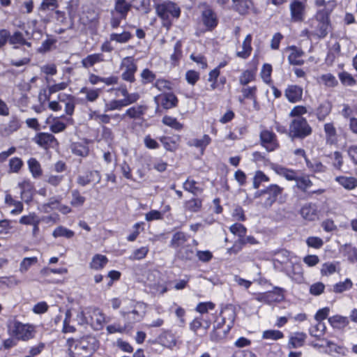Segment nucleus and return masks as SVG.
I'll use <instances>...</instances> for the list:
<instances>
[{
	"instance_id": "obj_5",
	"label": "nucleus",
	"mask_w": 357,
	"mask_h": 357,
	"mask_svg": "<svg viewBox=\"0 0 357 357\" xmlns=\"http://www.w3.org/2000/svg\"><path fill=\"white\" fill-rule=\"evenodd\" d=\"M157 15L163 22V25L170 26L173 19H178L181 14L179 6L172 1L167 0L155 4Z\"/></svg>"
},
{
	"instance_id": "obj_32",
	"label": "nucleus",
	"mask_w": 357,
	"mask_h": 357,
	"mask_svg": "<svg viewBox=\"0 0 357 357\" xmlns=\"http://www.w3.org/2000/svg\"><path fill=\"white\" fill-rule=\"evenodd\" d=\"M183 58V43L181 40L176 42L174 51L170 55V64L172 67H177Z\"/></svg>"
},
{
	"instance_id": "obj_15",
	"label": "nucleus",
	"mask_w": 357,
	"mask_h": 357,
	"mask_svg": "<svg viewBox=\"0 0 357 357\" xmlns=\"http://www.w3.org/2000/svg\"><path fill=\"white\" fill-rule=\"evenodd\" d=\"M155 100L165 110H169L178 105L179 100L173 92H166L155 97Z\"/></svg>"
},
{
	"instance_id": "obj_50",
	"label": "nucleus",
	"mask_w": 357,
	"mask_h": 357,
	"mask_svg": "<svg viewBox=\"0 0 357 357\" xmlns=\"http://www.w3.org/2000/svg\"><path fill=\"white\" fill-rule=\"evenodd\" d=\"M328 323L334 328H344L349 324L347 317L341 315H333L328 318Z\"/></svg>"
},
{
	"instance_id": "obj_11",
	"label": "nucleus",
	"mask_w": 357,
	"mask_h": 357,
	"mask_svg": "<svg viewBox=\"0 0 357 357\" xmlns=\"http://www.w3.org/2000/svg\"><path fill=\"white\" fill-rule=\"evenodd\" d=\"M259 144L267 152H273L280 148L277 135L267 128L262 129L259 132Z\"/></svg>"
},
{
	"instance_id": "obj_22",
	"label": "nucleus",
	"mask_w": 357,
	"mask_h": 357,
	"mask_svg": "<svg viewBox=\"0 0 357 357\" xmlns=\"http://www.w3.org/2000/svg\"><path fill=\"white\" fill-rule=\"evenodd\" d=\"M157 342L165 347L172 349L177 344V338L171 330H164L158 336Z\"/></svg>"
},
{
	"instance_id": "obj_52",
	"label": "nucleus",
	"mask_w": 357,
	"mask_h": 357,
	"mask_svg": "<svg viewBox=\"0 0 357 357\" xmlns=\"http://www.w3.org/2000/svg\"><path fill=\"white\" fill-rule=\"evenodd\" d=\"M52 236L55 238L63 237L67 239H70L75 236V232L64 226L60 225L54 229Z\"/></svg>"
},
{
	"instance_id": "obj_39",
	"label": "nucleus",
	"mask_w": 357,
	"mask_h": 357,
	"mask_svg": "<svg viewBox=\"0 0 357 357\" xmlns=\"http://www.w3.org/2000/svg\"><path fill=\"white\" fill-rule=\"evenodd\" d=\"M28 169L33 178L38 179L43 176V169L40 163L35 158H30L27 160Z\"/></svg>"
},
{
	"instance_id": "obj_53",
	"label": "nucleus",
	"mask_w": 357,
	"mask_h": 357,
	"mask_svg": "<svg viewBox=\"0 0 357 357\" xmlns=\"http://www.w3.org/2000/svg\"><path fill=\"white\" fill-rule=\"evenodd\" d=\"M57 40L52 37H47L43 41L41 45L38 48L37 52L40 54H45L53 49H56Z\"/></svg>"
},
{
	"instance_id": "obj_25",
	"label": "nucleus",
	"mask_w": 357,
	"mask_h": 357,
	"mask_svg": "<svg viewBox=\"0 0 357 357\" xmlns=\"http://www.w3.org/2000/svg\"><path fill=\"white\" fill-rule=\"evenodd\" d=\"M332 108L333 105L331 102L326 100L319 103L314 109V114L319 121H324L331 113Z\"/></svg>"
},
{
	"instance_id": "obj_16",
	"label": "nucleus",
	"mask_w": 357,
	"mask_h": 357,
	"mask_svg": "<svg viewBox=\"0 0 357 357\" xmlns=\"http://www.w3.org/2000/svg\"><path fill=\"white\" fill-rule=\"evenodd\" d=\"M299 213L305 220L314 222L319 218L320 210L316 203L307 202L301 206Z\"/></svg>"
},
{
	"instance_id": "obj_33",
	"label": "nucleus",
	"mask_w": 357,
	"mask_h": 357,
	"mask_svg": "<svg viewBox=\"0 0 357 357\" xmlns=\"http://www.w3.org/2000/svg\"><path fill=\"white\" fill-rule=\"evenodd\" d=\"M291 52L288 56V61L289 64L293 66H302L304 64L305 61L302 59L304 55V52L297 48L296 46H291Z\"/></svg>"
},
{
	"instance_id": "obj_14",
	"label": "nucleus",
	"mask_w": 357,
	"mask_h": 357,
	"mask_svg": "<svg viewBox=\"0 0 357 357\" xmlns=\"http://www.w3.org/2000/svg\"><path fill=\"white\" fill-rule=\"evenodd\" d=\"M231 2L232 9L241 16L245 17L251 13H257L253 0H231Z\"/></svg>"
},
{
	"instance_id": "obj_6",
	"label": "nucleus",
	"mask_w": 357,
	"mask_h": 357,
	"mask_svg": "<svg viewBox=\"0 0 357 357\" xmlns=\"http://www.w3.org/2000/svg\"><path fill=\"white\" fill-rule=\"evenodd\" d=\"M313 130L306 118L293 119L289 126L288 136L292 140H303L312 134Z\"/></svg>"
},
{
	"instance_id": "obj_37",
	"label": "nucleus",
	"mask_w": 357,
	"mask_h": 357,
	"mask_svg": "<svg viewBox=\"0 0 357 357\" xmlns=\"http://www.w3.org/2000/svg\"><path fill=\"white\" fill-rule=\"evenodd\" d=\"M105 61V56L102 53H94L89 54L82 59V66L84 68L93 67L95 64Z\"/></svg>"
},
{
	"instance_id": "obj_21",
	"label": "nucleus",
	"mask_w": 357,
	"mask_h": 357,
	"mask_svg": "<svg viewBox=\"0 0 357 357\" xmlns=\"http://www.w3.org/2000/svg\"><path fill=\"white\" fill-rule=\"evenodd\" d=\"M158 140L167 151L175 152L179 148L181 136L179 135L172 137L162 135L158 137Z\"/></svg>"
},
{
	"instance_id": "obj_46",
	"label": "nucleus",
	"mask_w": 357,
	"mask_h": 357,
	"mask_svg": "<svg viewBox=\"0 0 357 357\" xmlns=\"http://www.w3.org/2000/svg\"><path fill=\"white\" fill-rule=\"evenodd\" d=\"M240 85L245 86L249 83L256 80V69H247L243 70L239 76Z\"/></svg>"
},
{
	"instance_id": "obj_26",
	"label": "nucleus",
	"mask_w": 357,
	"mask_h": 357,
	"mask_svg": "<svg viewBox=\"0 0 357 357\" xmlns=\"http://www.w3.org/2000/svg\"><path fill=\"white\" fill-rule=\"evenodd\" d=\"M58 100L61 102L65 103V112L68 116H72L75 112V99L71 94L60 93L58 95Z\"/></svg>"
},
{
	"instance_id": "obj_43",
	"label": "nucleus",
	"mask_w": 357,
	"mask_h": 357,
	"mask_svg": "<svg viewBox=\"0 0 357 357\" xmlns=\"http://www.w3.org/2000/svg\"><path fill=\"white\" fill-rule=\"evenodd\" d=\"M68 86V83L66 82H61L58 84H54L48 86L47 89L43 90V93H40V96H44L45 100H50L52 94L66 89Z\"/></svg>"
},
{
	"instance_id": "obj_44",
	"label": "nucleus",
	"mask_w": 357,
	"mask_h": 357,
	"mask_svg": "<svg viewBox=\"0 0 357 357\" xmlns=\"http://www.w3.org/2000/svg\"><path fill=\"white\" fill-rule=\"evenodd\" d=\"M183 208L185 211L197 213L202 208V200L199 198L192 197L184 202Z\"/></svg>"
},
{
	"instance_id": "obj_38",
	"label": "nucleus",
	"mask_w": 357,
	"mask_h": 357,
	"mask_svg": "<svg viewBox=\"0 0 357 357\" xmlns=\"http://www.w3.org/2000/svg\"><path fill=\"white\" fill-rule=\"evenodd\" d=\"M189 236L183 231L175 232L169 243V246L176 250H178L188 241Z\"/></svg>"
},
{
	"instance_id": "obj_18",
	"label": "nucleus",
	"mask_w": 357,
	"mask_h": 357,
	"mask_svg": "<svg viewBox=\"0 0 357 357\" xmlns=\"http://www.w3.org/2000/svg\"><path fill=\"white\" fill-rule=\"evenodd\" d=\"M149 107L146 105H135L128 108L125 112L126 119L144 120Z\"/></svg>"
},
{
	"instance_id": "obj_51",
	"label": "nucleus",
	"mask_w": 357,
	"mask_h": 357,
	"mask_svg": "<svg viewBox=\"0 0 357 357\" xmlns=\"http://www.w3.org/2000/svg\"><path fill=\"white\" fill-rule=\"evenodd\" d=\"M211 137L208 135L205 134L203 135L202 139H193L192 140L188 142V145L190 146H195L204 151L207 146L211 144Z\"/></svg>"
},
{
	"instance_id": "obj_30",
	"label": "nucleus",
	"mask_w": 357,
	"mask_h": 357,
	"mask_svg": "<svg viewBox=\"0 0 357 357\" xmlns=\"http://www.w3.org/2000/svg\"><path fill=\"white\" fill-rule=\"evenodd\" d=\"M324 130L326 144L330 145L337 144L338 142L337 133L334 123L332 122L325 123L324 125Z\"/></svg>"
},
{
	"instance_id": "obj_4",
	"label": "nucleus",
	"mask_w": 357,
	"mask_h": 357,
	"mask_svg": "<svg viewBox=\"0 0 357 357\" xmlns=\"http://www.w3.org/2000/svg\"><path fill=\"white\" fill-rule=\"evenodd\" d=\"M7 331L10 335L17 340L28 342L36 336V331L33 324H24L16 319H9Z\"/></svg>"
},
{
	"instance_id": "obj_8",
	"label": "nucleus",
	"mask_w": 357,
	"mask_h": 357,
	"mask_svg": "<svg viewBox=\"0 0 357 357\" xmlns=\"http://www.w3.org/2000/svg\"><path fill=\"white\" fill-rule=\"evenodd\" d=\"M290 22L302 23L307 17V0H291L289 6Z\"/></svg>"
},
{
	"instance_id": "obj_35",
	"label": "nucleus",
	"mask_w": 357,
	"mask_h": 357,
	"mask_svg": "<svg viewBox=\"0 0 357 357\" xmlns=\"http://www.w3.org/2000/svg\"><path fill=\"white\" fill-rule=\"evenodd\" d=\"M231 325H227L225 328H213L210 333V340L213 342H221L225 340L231 329Z\"/></svg>"
},
{
	"instance_id": "obj_23",
	"label": "nucleus",
	"mask_w": 357,
	"mask_h": 357,
	"mask_svg": "<svg viewBox=\"0 0 357 357\" xmlns=\"http://www.w3.org/2000/svg\"><path fill=\"white\" fill-rule=\"evenodd\" d=\"M307 337V334L304 332L296 331L291 333L289 335L287 347L291 349L303 347Z\"/></svg>"
},
{
	"instance_id": "obj_54",
	"label": "nucleus",
	"mask_w": 357,
	"mask_h": 357,
	"mask_svg": "<svg viewBox=\"0 0 357 357\" xmlns=\"http://www.w3.org/2000/svg\"><path fill=\"white\" fill-rule=\"evenodd\" d=\"M24 167V162L19 157H13L8 161V173L18 174Z\"/></svg>"
},
{
	"instance_id": "obj_28",
	"label": "nucleus",
	"mask_w": 357,
	"mask_h": 357,
	"mask_svg": "<svg viewBox=\"0 0 357 357\" xmlns=\"http://www.w3.org/2000/svg\"><path fill=\"white\" fill-rule=\"evenodd\" d=\"M220 316L227 322L229 321L227 325L234 326L236 318V313L234 307L232 305H225L222 306L219 312Z\"/></svg>"
},
{
	"instance_id": "obj_9",
	"label": "nucleus",
	"mask_w": 357,
	"mask_h": 357,
	"mask_svg": "<svg viewBox=\"0 0 357 357\" xmlns=\"http://www.w3.org/2000/svg\"><path fill=\"white\" fill-rule=\"evenodd\" d=\"M120 69L123 70L121 79L123 81L130 84L135 82V74L137 71L138 66L137 60L133 56L124 57L121 62Z\"/></svg>"
},
{
	"instance_id": "obj_59",
	"label": "nucleus",
	"mask_w": 357,
	"mask_h": 357,
	"mask_svg": "<svg viewBox=\"0 0 357 357\" xmlns=\"http://www.w3.org/2000/svg\"><path fill=\"white\" fill-rule=\"evenodd\" d=\"M305 164L307 167L314 173H324L327 169L326 167L318 160L311 161L309 158H306Z\"/></svg>"
},
{
	"instance_id": "obj_45",
	"label": "nucleus",
	"mask_w": 357,
	"mask_h": 357,
	"mask_svg": "<svg viewBox=\"0 0 357 357\" xmlns=\"http://www.w3.org/2000/svg\"><path fill=\"white\" fill-rule=\"evenodd\" d=\"M335 181L347 190H353L357 187V178L354 176H339Z\"/></svg>"
},
{
	"instance_id": "obj_42",
	"label": "nucleus",
	"mask_w": 357,
	"mask_h": 357,
	"mask_svg": "<svg viewBox=\"0 0 357 357\" xmlns=\"http://www.w3.org/2000/svg\"><path fill=\"white\" fill-rule=\"evenodd\" d=\"M177 257L182 261H191L195 257V251L190 245L182 246L176 250Z\"/></svg>"
},
{
	"instance_id": "obj_3",
	"label": "nucleus",
	"mask_w": 357,
	"mask_h": 357,
	"mask_svg": "<svg viewBox=\"0 0 357 357\" xmlns=\"http://www.w3.org/2000/svg\"><path fill=\"white\" fill-rule=\"evenodd\" d=\"M198 8L199 15L197 22L202 27V32H213L220 23L218 12L207 2L199 3Z\"/></svg>"
},
{
	"instance_id": "obj_19",
	"label": "nucleus",
	"mask_w": 357,
	"mask_h": 357,
	"mask_svg": "<svg viewBox=\"0 0 357 357\" xmlns=\"http://www.w3.org/2000/svg\"><path fill=\"white\" fill-rule=\"evenodd\" d=\"M101 174L98 170H88L84 174L79 175L77 178V183L82 187L89 185L93 181L96 180V183H99L101 181Z\"/></svg>"
},
{
	"instance_id": "obj_2",
	"label": "nucleus",
	"mask_w": 357,
	"mask_h": 357,
	"mask_svg": "<svg viewBox=\"0 0 357 357\" xmlns=\"http://www.w3.org/2000/svg\"><path fill=\"white\" fill-rule=\"evenodd\" d=\"M69 357H92L100 347V341L92 335L66 340Z\"/></svg>"
},
{
	"instance_id": "obj_63",
	"label": "nucleus",
	"mask_w": 357,
	"mask_h": 357,
	"mask_svg": "<svg viewBox=\"0 0 357 357\" xmlns=\"http://www.w3.org/2000/svg\"><path fill=\"white\" fill-rule=\"evenodd\" d=\"M132 38V33L126 31H124L121 33H112L109 36L111 41H115L118 43H126L131 40Z\"/></svg>"
},
{
	"instance_id": "obj_17",
	"label": "nucleus",
	"mask_w": 357,
	"mask_h": 357,
	"mask_svg": "<svg viewBox=\"0 0 357 357\" xmlns=\"http://www.w3.org/2000/svg\"><path fill=\"white\" fill-rule=\"evenodd\" d=\"M283 192V188L277 184H271L261 191V194L268 195V197L264 202L266 206H271L278 199L279 195Z\"/></svg>"
},
{
	"instance_id": "obj_57",
	"label": "nucleus",
	"mask_w": 357,
	"mask_h": 357,
	"mask_svg": "<svg viewBox=\"0 0 357 357\" xmlns=\"http://www.w3.org/2000/svg\"><path fill=\"white\" fill-rule=\"evenodd\" d=\"M90 118L102 126L111 123L109 114H106V112L101 113L99 110L92 111L90 114Z\"/></svg>"
},
{
	"instance_id": "obj_1",
	"label": "nucleus",
	"mask_w": 357,
	"mask_h": 357,
	"mask_svg": "<svg viewBox=\"0 0 357 357\" xmlns=\"http://www.w3.org/2000/svg\"><path fill=\"white\" fill-rule=\"evenodd\" d=\"M316 13L307 21L309 28L301 31V36L307 39H323L332 29L331 15L337 7L336 0H314Z\"/></svg>"
},
{
	"instance_id": "obj_49",
	"label": "nucleus",
	"mask_w": 357,
	"mask_h": 357,
	"mask_svg": "<svg viewBox=\"0 0 357 357\" xmlns=\"http://www.w3.org/2000/svg\"><path fill=\"white\" fill-rule=\"evenodd\" d=\"M274 170L278 175L284 177L287 181H296L298 176L295 170L288 169L281 165L276 166Z\"/></svg>"
},
{
	"instance_id": "obj_13",
	"label": "nucleus",
	"mask_w": 357,
	"mask_h": 357,
	"mask_svg": "<svg viewBox=\"0 0 357 357\" xmlns=\"http://www.w3.org/2000/svg\"><path fill=\"white\" fill-rule=\"evenodd\" d=\"M257 301L267 304L280 303L284 299L283 289L275 287L272 290L267 291L258 294Z\"/></svg>"
},
{
	"instance_id": "obj_34",
	"label": "nucleus",
	"mask_w": 357,
	"mask_h": 357,
	"mask_svg": "<svg viewBox=\"0 0 357 357\" xmlns=\"http://www.w3.org/2000/svg\"><path fill=\"white\" fill-rule=\"evenodd\" d=\"M107 256L101 254H95L89 263V268L93 271H101L108 264Z\"/></svg>"
},
{
	"instance_id": "obj_31",
	"label": "nucleus",
	"mask_w": 357,
	"mask_h": 357,
	"mask_svg": "<svg viewBox=\"0 0 357 357\" xmlns=\"http://www.w3.org/2000/svg\"><path fill=\"white\" fill-rule=\"evenodd\" d=\"M105 316L100 310H93L91 314V325L94 330L100 331L103 328Z\"/></svg>"
},
{
	"instance_id": "obj_10",
	"label": "nucleus",
	"mask_w": 357,
	"mask_h": 357,
	"mask_svg": "<svg viewBox=\"0 0 357 357\" xmlns=\"http://www.w3.org/2000/svg\"><path fill=\"white\" fill-rule=\"evenodd\" d=\"M212 324L209 315L197 316L189 324L190 330L195 335L202 337L208 334Z\"/></svg>"
},
{
	"instance_id": "obj_40",
	"label": "nucleus",
	"mask_w": 357,
	"mask_h": 357,
	"mask_svg": "<svg viewBox=\"0 0 357 357\" xmlns=\"http://www.w3.org/2000/svg\"><path fill=\"white\" fill-rule=\"evenodd\" d=\"M132 5L126 0H115L114 11L121 16V18H126Z\"/></svg>"
},
{
	"instance_id": "obj_64",
	"label": "nucleus",
	"mask_w": 357,
	"mask_h": 357,
	"mask_svg": "<svg viewBox=\"0 0 357 357\" xmlns=\"http://www.w3.org/2000/svg\"><path fill=\"white\" fill-rule=\"evenodd\" d=\"M141 82L143 85L152 84L156 80V75L150 69L144 68L140 73Z\"/></svg>"
},
{
	"instance_id": "obj_20",
	"label": "nucleus",
	"mask_w": 357,
	"mask_h": 357,
	"mask_svg": "<svg viewBox=\"0 0 357 357\" xmlns=\"http://www.w3.org/2000/svg\"><path fill=\"white\" fill-rule=\"evenodd\" d=\"M303 89L301 86L289 84L284 90V96L291 103L298 102L302 100Z\"/></svg>"
},
{
	"instance_id": "obj_27",
	"label": "nucleus",
	"mask_w": 357,
	"mask_h": 357,
	"mask_svg": "<svg viewBox=\"0 0 357 357\" xmlns=\"http://www.w3.org/2000/svg\"><path fill=\"white\" fill-rule=\"evenodd\" d=\"M18 187L20 189V195L22 199L29 202L32 199L33 185L29 179H24L18 183Z\"/></svg>"
},
{
	"instance_id": "obj_41",
	"label": "nucleus",
	"mask_w": 357,
	"mask_h": 357,
	"mask_svg": "<svg viewBox=\"0 0 357 357\" xmlns=\"http://www.w3.org/2000/svg\"><path fill=\"white\" fill-rule=\"evenodd\" d=\"M79 93L85 94V100L87 102H93L99 98L102 93V89L84 86L80 89Z\"/></svg>"
},
{
	"instance_id": "obj_55",
	"label": "nucleus",
	"mask_w": 357,
	"mask_h": 357,
	"mask_svg": "<svg viewBox=\"0 0 357 357\" xmlns=\"http://www.w3.org/2000/svg\"><path fill=\"white\" fill-rule=\"evenodd\" d=\"M215 303L212 301L199 302L195 307V310L199 313V316L209 315L208 311L215 308Z\"/></svg>"
},
{
	"instance_id": "obj_56",
	"label": "nucleus",
	"mask_w": 357,
	"mask_h": 357,
	"mask_svg": "<svg viewBox=\"0 0 357 357\" xmlns=\"http://www.w3.org/2000/svg\"><path fill=\"white\" fill-rule=\"evenodd\" d=\"M72 153L77 156L85 158L89 154V148L87 145L80 142H75L71 145Z\"/></svg>"
},
{
	"instance_id": "obj_24",
	"label": "nucleus",
	"mask_w": 357,
	"mask_h": 357,
	"mask_svg": "<svg viewBox=\"0 0 357 357\" xmlns=\"http://www.w3.org/2000/svg\"><path fill=\"white\" fill-rule=\"evenodd\" d=\"M257 91L258 89L256 85L243 86L241 90V95L238 97V102L243 104L245 100H250L256 103L257 101Z\"/></svg>"
},
{
	"instance_id": "obj_36",
	"label": "nucleus",
	"mask_w": 357,
	"mask_h": 357,
	"mask_svg": "<svg viewBox=\"0 0 357 357\" xmlns=\"http://www.w3.org/2000/svg\"><path fill=\"white\" fill-rule=\"evenodd\" d=\"M252 36L251 33H248L243 41V50L236 52V56L243 59L249 58L252 51Z\"/></svg>"
},
{
	"instance_id": "obj_12",
	"label": "nucleus",
	"mask_w": 357,
	"mask_h": 357,
	"mask_svg": "<svg viewBox=\"0 0 357 357\" xmlns=\"http://www.w3.org/2000/svg\"><path fill=\"white\" fill-rule=\"evenodd\" d=\"M33 141L45 151H49L51 149L56 148L59 144L54 135L45 132H37L33 138Z\"/></svg>"
},
{
	"instance_id": "obj_29",
	"label": "nucleus",
	"mask_w": 357,
	"mask_h": 357,
	"mask_svg": "<svg viewBox=\"0 0 357 357\" xmlns=\"http://www.w3.org/2000/svg\"><path fill=\"white\" fill-rule=\"evenodd\" d=\"M182 187L183 190L195 196L201 195L204 192V188L199 185L192 176H188L183 182Z\"/></svg>"
},
{
	"instance_id": "obj_58",
	"label": "nucleus",
	"mask_w": 357,
	"mask_h": 357,
	"mask_svg": "<svg viewBox=\"0 0 357 357\" xmlns=\"http://www.w3.org/2000/svg\"><path fill=\"white\" fill-rule=\"evenodd\" d=\"M162 122L164 125L177 131H181L183 129V124L179 122L176 117L172 116H164Z\"/></svg>"
},
{
	"instance_id": "obj_7",
	"label": "nucleus",
	"mask_w": 357,
	"mask_h": 357,
	"mask_svg": "<svg viewBox=\"0 0 357 357\" xmlns=\"http://www.w3.org/2000/svg\"><path fill=\"white\" fill-rule=\"evenodd\" d=\"M7 43H8L13 49H20L24 46L31 47L32 46L31 43L26 39L23 33L20 31H15L11 34L8 29H1L0 49L3 47Z\"/></svg>"
},
{
	"instance_id": "obj_61",
	"label": "nucleus",
	"mask_w": 357,
	"mask_h": 357,
	"mask_svg": "<svg viewBox=\"0 0 357 357\" xmlns=\"http://www.w3.org/2000/svg\"><path fill=\"white\" fill-rule=\"evenodd\" d=\"M325 329L326 326L324 323L317 322L309 328V333L317 340H320L324 335Z\"/></svg>"
},
{
	"instance_id": "obj_47",
	"label": "nucleus",
	"mask_w": 357,
	"mask_h": 357,
	"mask_svg": "<svg viewBox=\"0 0 357 357\" xmlns=\"http://www.w3.org/2000/svg\"><path fill=\"white\" fill-rule=\"evenodd\" d=\"M22 126V123L20 119L16 115H13L8 124L4 127L3 132L10 135L18 130Z\"/></svg>"
},
{
	"instance_id": "obj_60",
	"label": "nucleus",
	"mask_w": 357,
	"mask_h": 357,
	"mask_svg": "<svg viewBox=\"0 0 357 357\" xmlns=\"http://www.w3.org/2000/svg\"><path fill=\"white\" fill-rule=\"evenodd\" d=\"M295 181L296 183V186L304 193L307 192V189L313 185L308 176H297Z\"/></svg>"
},
{
	"instance_id": "obj_62",
	"label": "nucleus",
	"mask_w": 357,
	"mask_h": 357,
	"mask_svg": "<svg viewBox=\"0 0 357 357\" xmlns=\"http://www.w3.org/2000/svg\"><path fill=\"white\" fill-rule=\"evenodd\" d=\"M343 253L350 263L357 262V248L352 246L351 244H345Z\"/></svg>"
},
{
	"instance_id": "obj_48",
	"label": "nucleus",
	"mask_w": 357,
	"mask_h": 357,
	"mask_svg": "<svg viewBox=\"0 0 357 357\" xmlns=\"http://www.w3.org/2000/svg\"><path fill=\"white\" fill-rule=\"evenodd\" d=\"M86 199L82 195L78 189H74L71 191L70 206L74 208L82 207Z\"/></svg>"
}]
</instances>
